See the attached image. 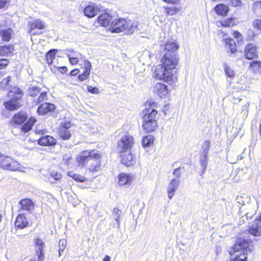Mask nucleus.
I'll return each mask as SVG.
<instances>
[{
  "instance_id": "34",
  "label": "nucleus",
  "mask_w": 261,
  "mask_h": 261,
  "mask_svg": "<svg viewBox=\"0 0 261 261\" xmlns=\"http://www.w3.org/2000/svg\"><path fill=\"white\" fill-rule=\"evenodd\" d=\"M68 174L69 176L72 177L73 179L77 181L84 182L86 180V178L84 176L78 174H75L72 171L69 172Z\"/></svg>"
},
{
  "instance_id": "33",
  "label": "nucleus",
  "mask_w": 261,
  "mask_h": 261,
  "mask_svg": "<svg viewBox=\"0 0 261 261\" xmlns=\"http://www.w3.org/2000/svg\"><path fill=\"white\" fill-rule=\"evenodd\" d=\"M154 138L151 135H148L144 137L142 140V144L143 147H149L153 143Z\"/></svg>"
},
{
  "instance_id": "28",
  "label": "nucleus",
  "mask_w": 261,
  "mask_h": 261,
  "mask_svg": "<svg viewBox=\"0 0 261 261\" xmlns=\"http://www.w3.org/2000/svg\"><path fill=\"white\" fill-rule=\"evenodd\" d=\"M225 42L226 47L229 49L230 53L231 54L235 53L237 50L235 41L233 39L226 38L225 39Z\"/></svg>"
},
{
  "instance_id": "38",
  "label": "nucleus",
  "mask_w": 261,
  "mask_h": 261,
  "mask_svg": "<svg viewBox=\"0 0 261 261\" xmlns=\"http://www.w3.org/2000/svg\"><path fill=\"white\" fill-rule=\"evenodd\" d=\"M36 120L29 119L23 126H22V129L24 132H27L32 129V126L33 124L36 122Z\"/></svg>"
},
{
  "instance_id": "46",
  "label": "nucleus",
  "mask_w": 261,
  "mask_h": 261,
  "mask_svg": "<svg viewBox=\"0 0 261 261\" xmlns=\"http://www.w3.org/2000/svg\"><path fill=\"white\" fill-rule=\"evenodd\" d=\"M47 99V93L45 92H41L37 99L36 104L42 102Z\"/></svg>"
},
{
  "instance_id": "32",
  "label": "nucleus",
  "mask_w": 261,
  "mask_h": 261,
  "mask_svg": "<svg viewBox=\"0 0 261 261\" xmlns=\"http://www.w3.org/2000/svg\"><path fill=\"white\" fill-rule=\"evenodd\" d=\"M113 217L117 222V227H119L120 225V220L122 218V212L116 207L114 208L113 211Z\"/></svg>"
},
{
  "instance_id": "23",
  "label": "nucleus",
  "mask_w": 261,
  "mask_h": 261,
  "mask_svg": "<svg viewBox=\"0 0 261 261\" xmlns=\"http://www.w3.org/2000/svg\"><path fill=\"white\" fill-rule=\"evenodd\" d=\"M46 25L45 22L39 19H37L33 22H30L29 23V27L30 33H31L33 30L35 29L42 30L44 29Z\"/></svg>"
},
{
  "instance_id": "48",
  "label": "nucleus",
  "mask_w": 261,
  "mask_h": 261,
  "mask_svg": "<svg viewBox=\"0 0 261 261\" xmlns=\"http://www.w3.org/2000/svg\"><path fill=\"white\" fill-rule=\"evenodd\" d=\"M71 127V123L69 121H65L61 122L59 128H65V129H69Z\"/></svg>"
},
{
  "instance_id": "49",
  "label": "nucleus",
  "mask_w": 261,
  "mask_h": 261,
  "mask_svg": "<svg viewBox=\"0 0 261 261\" xmlns=\"http://www.w3.org/2000/svg\"><path fill=\"white\" fill-rule=\"evenodd\" d=\"M184 168L178 167L174 169L173 172V174L176 177V178H179L181 175V173L182 171Z\"/></svg>"
},
{
  "instance_id": "53",
  "label": "nucleus",
  "mask_w": 261,
  "mask_h": 261,
  "mask_svg": "<svg viewBox=\"0 0 261 261\" xmlns=\"http://www.w3.org/2000/svg\"><path fill=\"white\" fill-rule=\"evenodd\" d=\"M253 25L254 28L261 30V20H255L253 22Z\"/></svg>"
},
{
  "instance_id": "7",
  "label": "nucleus",
  "mask_w": 261,
  "mask_h": 261,
  "mask_svg": "<svg viewBox=\"0 0 261 261\" xmlns=\"http://www.w3.org/2000/svg\"><path fill=\"white\" fill-rule=\"evenodd\" d=\"M134 144V139L129 135H124L117 144L119 152L130 151Z\"/></svg>"
},
{
  "instance_id": "44",
  "label": "nucleus",
  "mask_w": 261,
  "mask_h": 261,
  "mask_svg": "<svg viewBox=\"0 0 261 261\" xmlns=\"http://www.w3.org/2000/svg\"><path fill=\"white\" fill-rule=\"evenodd\" d=\"M210 145L211 142L209 140H206L203 143L201 147L202 149L203 150L202 154H208Z\"/></svg>"
},
{
  "instance_id": "27",
  "label": "nucleus",
  "mask_w": 261,
  "mask_h": 261,
  "mask_svg": "<svg viewBox=\"0 0 261 261\" xmlns=\"http://www.w3.org/2000/svg\"><path fill=\"white\" fill-rule=\"evenodd\" d=\"M13 34V31L10 28L2 30L0 32V34L2 36L3 40L6 41H8L10 40Z\"/></svg>"
},
{
  "instance_id": "4",
  "label": "nucleus",
  "mask_w": 261,
  "mask_h": 261,
  "mask_svg": "<svg viewBox=\"0 0 261 261\" xmlns=\"http://www.w3.org/2000/svg\"><path fill=\"white\" fill-rule=\"evenodd\" d=\"M137 28V22L127 21L124 19H116L112 21L109 30L113 33L125 32V33L132 34Z\"/></svg>"
},
{
  "instance_id": "15",
  "label": "nucleus",
  "mask_w": 261,
  "mask_h": 261,
  "mask_svg": "<svg viewBox=\"0 0 261 261\" xmlns=\"http://www.w3.org/2000/svg\"><path fill=\"white\" fill-rule=\"evenodd\" d=\"M19 204L22 210L26 211L29 212L33 211L35 207L34 202L30 199H23L19 201Z\"/></svg>"
},
{
  "instance_id": "52",
  "label": "nucleus",
  "mask_w": 261,
  "mask_h": 261,
  "mask_svg": "<svg viewBox=\"0 0 261 261\" xmlns=\"http://www.w3.org/2000/svg\"><path fill=\"white\" fill-rule=\"evenodd\" d=\"M70 52L72 54L71 57H76L79 59H83L84 56L79 53L74 51L72 49L70 50Z\"/></svg>"
},
{
  "instance_id": "56",
  "label": "nucleus",
  "mask_w": 261,
  "mask_h": 261,
  "mask_svg": "<svg viewBox=\"0 0 261 261\" xmlns=\"http://www.w3.org/2000/svg\"><path fill=\"white\" fill-rule=\"evenodd\" d=\"M9 63V61L6 59L0 60V68H3L6 67Z\"/></svg>"
},
{
  "instance_id": "36",
  "label": "nucleus",
  "mask_w": 261,
  "mask_h": 261,
  "mask_svg": "<svg viewBox=\"0 0 261 261\" xmlns=\"http://www.w3.org/2000/svg\"><path fill=\"white\" fill-rule=\"evenodd\" d=\"M253 10L254 14L258 17H261V2H256L254 3L253 6Z\"/></svg>"
},
{
  "instance_id": "61",
  "label": "nucleus",
  "mask_w": 261,
  "mask_h": 261,
  "mask_svg": "<svg viewBox=\"0 0 261 261\" xmlns=\"http://www.w3.org/2000/svg\"><path fill=\"white\" fill-rule=\"evenodd\" d=\"M71 159V156L69 155V154H65L63 156V160L66 161V163H68V161H69Z\"/></svg>"
},
{
  "instance_id": "57",
  "label": "nucleus",
  "mask_w": 261,
  "mask_h": 261,
  "mask_svg": "<svg viewBox=\"0 0 261 261\" xmlns=\"http://www.w3.org/2000/svg\"><path fill=\"white\" fill-rule=\"evenodd\" d=\"M51 175L55 180H57L60 179L62 177L61 175L60 174H58V173H54L53 172Z\"/></svg>"
},
{
  "instance_id": "9",
  "label": "nucleus",
  "mask_w": 261,
  "mask_h": 261,
  "mask_svg": "<svg viewBox=\"0 0 261 261\" xmlns=\"http://www.w3.org/2000/svg\"><path fill=\"white\" fill-rule=\"evenodd\" d=\"M244 56L248 60H254L258 58V54L256 45L249 43L245 46Z\"/></svg>"
},
{
  "instance_id": "6",
  "label": "nucleus",
  "mask_w": 261,
  "mask_h": 261,
  "mask_svg": "<svg viewBox=\"0 0 261 261\" xmlns=\"http://www.w3.org/2000/svg\"><path fill=\"white\" fill-rule=\"evenodd\" d=\"M0 167L7 170H20L22 166L14 159L0 152Z\"/></svg>"
},
{
  "instance_id": "1",
  "label": "nucleus",
  "mask_w": 261,
  "mask_h": 261,
  "mask_svg": "<svg viewBox=\"0 0 261 261\" xmlns=\"http://www.w3.org/2000/svg\"><path fill=\"white\" fill-rule=\"evenodd\" d=\"M161 62L163 65H158L155 68L154 77L167 83L176 80L173 71L178 63V58L175 53H166L163 56Z\"/></svg>"
},
{
  "instance_id": "50",
  "label": "nucleus",
  "mask_w": 261,
  "mask_h": 261,
  "mask_svg": "<svg viewBox=\"0 0 261 261\" xmlns=\"http://www.w3.org/2000/svg\"><path fill=\"white\" fill-rule=\"evenodd\" d=\"M67 57L69 58V61L72 65H75L78 63L79 59L76 57H71V55L70 54H67Z\"/></svg>"
},
{
  "instance_id": "62",
  "label": "nucleus",
  "mask_w": 261,
  "mask_h": 261,
  "mask_svg": "<svg viewBox=\"0 0 261 261\" xmlns=\"http://www.w3.org/2000/svg\"><path fill=\"white\" fill-rule=\"evenodd\" d=\"M79 70L77 69H73L71 71L70 74L71 76L76 75L79 73Z\"/></svg>"
},
{
  "instance_id": "31",
  "label": "nucleus",
  "mask_w": 261,
  "mask_h": 261,
  "mask_svg": "<svg viewBox=\"0 0 261 261\" xmlns=\"http://www.w3.org/2000/svg\"><path fill=\"white\" fill-rule=\"evenodd\" d=\"M207 155L208 154H202L201 153L200 157V163L201 165V166L202 168V174H204L206 167H207Z\"/></svg>"
},
{
  "instance_id": "40",
  "label": "nucleus",
  "mask_w": 261,
  "mask_h": 261,
  "mask_svg": "<svg viewBox=\"0 0 261 261\" xmlns=\"http://www.w3.org/2000/svg\"><path fill=\"white\" fill-rule=\"evenodd\" d=\"M165 8L166 13H167L168 15H173L175 14L180 9V7L177 8V7H174V6L166 7Z\"/></svg>"
},
{
  "instance_id": "14",
  "label": "nucleus",
  "mask_w": 261,
  "mask_h": 261,
  "mask_svg": "<svg viewBox=\"0 0 261 261\" xmlns=\"http://www.w3.org/2000/svg\"><path fill=\"white\" fill-rule=\"evenodd\" d=\"M248 231L249 233L254 236H259L261 235V222L256 219L249 227Z\"/></svg>"
},
{
  "instance_id": "35",
  "label": "nucleus",
  "mask_w": 261,
  "mask_h": 261,
  "mask_svg": "<svg viewBox=\"0 0 261 261\" xmlns=\"http://www.w3.org/2000/svg\"><path fill=\"white\" fill-rule=\"evenodd\" d=\"M236 22V20L234 18H230L227 20H223L221 21V24L223 27H231L233 26Z\"/></svg>"
},
{
  "instance_id": "19",
  "label": "nucleus",
  "mask_w": 261,
  "mask_h": 261,
  "mask_svg": "<svg viewBox=\"0 0 261 261\" xmlns=\"http://www.w3.org/2000/svg\"><path fill=\"white\" fill-rule=\"evenodd\" d=\"M143 127L147 133L154 131L157 127V122L148 121V119H146V117H143Z\"/></svg>"
},
{
  "instance_id": "41",
  "label": "nucleus",
  "mask_w": 261,
  "mask_h": 261,
  "mask_svg": "<svg viewBox=\"0 0 261 261\" xmlns=\"http://www.w3.org/2000/svg\"><path fill=\"white\" fill-rule=\"evenodd\" d=\"M56 50H50L46 53V58L48 64H51L53 63V59L56 55Z\"/></svg>"
},
{
  "instance_id": "54",
  "label": "nucleus",
  "mask_w": 261,
  "mask_h": 261,
  "mask_svg": "<svg viewBox=\"0 0 261 261\" xmlns=\"http://www.w3.org/2000/svg\"><path fill=\"white\" fill-rule=\"evenodd\" d=\"M88 91L93 94H96L98 93L99 90L96 87H93L92 86H88L87 87Z\"/></svg>"
},
{
  "instance_id": "26",
  "label": "nucleus",
  "mask_w": 261,
  "mask_h": 261,
  "mask_svg": "<svg viewBox=\"0 0 261 261\" xmlns=\"http://www.w3.org/2000/svg\"><path fill=\"white\" fill-rule=\"evenodd\" d=\"M27 116L24 113L16 114L12 118V121L16 124L23 123L27 119Z\"/></svg>"
},
{
  "instance_id": "42",
  "label": "nucleus",
  "mask_w": 261,
  "mask_h": 261,
  "mask_svg": "<svg viewBox=\"0 0 261 261\" xmlns=\"http://www.w3.org/2000/svg\"><path fill=\"white\" fill-rule=\"evenodd\" d=\"M40 92V89L38 87H31L28 89L29 95L34 97L36 96Z\"/></svg>"
},
{
  "instance_id": "29",
  "label": "nucleus",
  "mask_w": 261,
  "mask_h": 261,
  "mask_svg": "<svg viewBox=\"0 0 261 261\" xmlns=\"http://www.w3.org/2000/svg\"><path fill=\"white\" fill-rule=\"evenodd\" d=\"M59 135L63 140H67L70 138L71 133L69 129L59 128Z\"/></svg>"
},
{
  "instance_id": "21",
  "label": "nucleus",
  "mask_w": 261,
  "mask_h": 261,
  "mask_svg": "<svg viewBox=\"0 0 261 261\" xmlns=\"http://www.w3.org/2000/svg\"><path fill=\"white\" fill-rule=\"evenodd\" d=\"M84 68L85 71L84 72L78 76V79L80 81H84L89 77L91 68V64L89 61L85 60L84 61Z\"/></svg>"
},
{
  "instance_id": "63",
  "label": "nucleus",
  "mask_w": 261,
  "mask_h": 261,
  "mask_svg": "<svg viewBox=\"0 0 261 261\" xmlns=\"http://www.w3.org/2000/svg\"><path fill=\"white\" fill-rule=\"evenodd\" d=\"M233 36L236 38L240 39L241 38V34L238 32H234L233 33Z\"/></svg>"
},
{
  "instance_id": "24",
  "label": "nucleus",
  "mask_w": 261,
  "mask_h": 261,
  "mask_svg": "<svg viewBox=\"0 0 261 261\" xmlns=\"http://www.w3.org/2000/svg\"><path fill=\"white\" fill-rule=\"evenodd\" d=\"M178 47L176 43L171 41L167 42L165 45L161 46V49H165L167 51V53H175Z\"/></svg>"
},
{
  "instance_id": "47",
  "label": "nucleus",
  "mask_w": 261,
  "mask_h": 261,
  "mask_svg": "<svg viewBox=\"0 0 261 261\" xmlns=\"http://www.w3.org/2000/svg\"><path fill=\"white\" fill-rule=\"evenodd\" d=\"M10 81V76H9L6 78H4L0 83V87L1 88H5L9 84Z\"/></svg>"
},
{
  "instance_id": "58",
  "label": "nucleus",
  "mask_w": 261,
  "mask_h": 261,
  "mask_svg": "<svg viewBox=\"0 0 261 261\" xmlns=\"http://www.w3.org/2000/svg\"><path fill=\"white\" fill-rule=\"evenodd\" d=\"M9 3L6 1L0 0V9L5 8L7 6Z\"/></svg>"
},
{
  "instance_id": "16",
  "label": "nucleus",
  "mask_w": 261,
  "mask_h": 261,
  "mask_svg": "<svg viewBox=\"0 0 261 261\" xmlns=\"http://www.w3.org/2000/svg\"><path fill=\"white\" fill-rule=\"evenodd\" d=\"M28 221L24 214H19L15 221V227L18 229H23L28 225Z\"/></svg>"
},
{
  "instance_id": "37",
  "label": "nucleus",
  "mask_w": 261,
  "mask_h": 261,
  "mask_svg": "<svg viewBox=\"0 0 261 261\" xmlns=\"http://www.w3.org/2000/svg\"><path fill=\"white\" fill-rule=\"evenodd\" d=\"M44 246H40L35 247L36 252L38 256V261H43L44 259V252L43 248Z\"/></svg>"
},
{
  "instance_id": "3",
  "label": "nucleus",
  "mask_w": 261,
  "mask_h": 261,
  "mask_svg": "<svg viewBox=\"0 0 261 261\" xmlns=\"http://www.w3.org/2000/svg\"><path fill=\"white\" fill-rule=\"evenodd\" d=\"M251 243V242L248 239H238L229 251L230 261H245L247 259V252L250 250L249 246Z\"/></svg>"
},
{
  "instance_id": "43",
  "label": "nucleus",
  "mask_w": 261,
  "mask_h": 261,
  "mask_svg": "<svg viewBox=\"0 0 261 261\" xmlns=\"http://www.w3.org/2000/svg\"><path fill=\"white\" fill-rule=\"evenodd\" d=\"M224 71L227 76L229 77H233L234 75L233 70L226 64L224 65Z\"/></svg>"
},
{
  "instance_id": "20",
  "label": "nucleus",
  "mask_w": 261,
  "mask_h": 261,
  "mask_svg": "<svg viewBox=\"0 0 261 261\" xmlns=\"http://www.w3.org/2000/svg\"><path fill=\"white\" fill-rule=\"evenodd\" d=\"M112 21V16L108 13H105L101 14L97 18V22L102 27L110 25Z\"/></svg>"
},
{
  "instance_id": "17",
  "label": "nucleus",
  "mask_w": 261,
  "mask_h": 261,
  "mask_svg": "<svg viewBox=\"0 0 261 261\" xmlns=\"http://www.w3.org/2000/svg\"><path fill=\"white\" fill-rule=\"evenodd\" d=\"M38 144L42 146H53L56 144V140L51 136L46 135L38 140Z\"/></svg>"
},
{
  "instance_id": "11",
  "label": "nucleus",
  "mask_w": 261,
  "mask_h": 261,
  "mask_svg": "<svg viewBox=\"0 0 261 261\" xmlns=\"http://www.w3.org/2000/svg\"><path fill=\"white\" fill-rule=\"evenodd\" d=\"M55 109L56 107L54 104L44 102L38 107L37 112L39 115H43L50 112H53Z\"/></svg>"
},
{
  "instance_id": "2",
  "label": "nucleus",
  "mask_w": 261,
  "mask_h": 261,
  "mask_svg": "<svg viewBox=\"0 0 261 261\" xmlns=\"http://www.w3.org/2000/svg\"><path fill=\"white\" fill-rule=\"evenodd\" d=\"M101 155L98 151L85 150L78 155L76 158L79 166L87 165L90 171L98 170L101 166Z\"/></svg>"
},
{
  "instance_id": "10",
  "label": "nucleus",
  "mask_w": 261,
  "mask_h": 261,
  "mask_svg": "<svg viewBox=\"0 0 261 261\" xmlns=\"http://www.w3.org/2000/svg\"><path fill=\"white\" fill-rule=\"evenodd\" d=\"M134 180V176L131 174L121 173L118 175V184L120 186H129Z\"/></svg>"
},
{
  "instance_id": "18",
  "label": "nucleus",
  "mask_w": 261,
  "mask_h": 261,
  "mask_svg": "<svg viewBox=\"0 0 261 261\" xmlns=\"http://www.w3.org/2000/svg\"><path fill=\"white\" fill-rule=\"evenodd\" d=\"M153 91L160 97H164L168 92L167 86L162 83H157L154 87Z\"/></svg>"
},
{
  "instance_id": "8",
  "label": "nucleus",
  "mask_w": 261,
  "mask_h": 261,
  "mask_svg": "<svg viewBox=\"0 0 261 261\" xmlns=\"http://www.w3.org/2000/svg\"><path fill=\"white\" fill-rule=\"evenodd\" d=\"M149 107L146 108L144 111V116L143 117H146V119L148 118V121L157 122V114L158 112L155 109L156 104L154 102H150L149 104Z\"/></svg>"
},
{
  "instance_id": "51",
  "label": "nucleus",
  "mask_w": 261,
  "mask_h": 261,
  "mask_svg": "<svg viewBox=\"0 0 261 261\" xmlns=\"http://www.w3.org/2000/svg\"><path fill=\"white\" fill-rule=\"evenodd\" d=\"M244 101L245 104L243 107V109L244 110H246L247 111L250 106V103L246 99H240L239 100V102L242 103H243Z\"/></svg>"
},
{
  "instance_id": "39",
  "label": "nucleus",
  "mask_w": 261,
  "mask_h": 261,
  "mask_svg": "<svg viewBox=\"0 0 261 261\" xmlns=\"http://www.w3.org/2000/svg\"><path fill=\"white\" fill-rule=\"evenodd\" d=\"M250 67L254 71V72H258L261 70V62L253 61L250 64Z\"/></svg>"
},
{
  "instance_id": "13",
  "label": "nucleus",
  "mask_w": 261,
  "mask_h": 261,
  "mask_svg": "<svg viewBox=\"0 0 261 261\" xmlns=\"http://www.w3.org/2000/svg\"><path fill=\"white\" fill-rule=\"evenodd\" d=\"M97 6L94 3H91L84 9L85 15L89 18H92L97 15L99 11Z\"/></svg>"
},
{
  "instance_id": "59",
  "label": "nucleus",
  "mask_w": 261,
  "mask_h": 261,
  "mask_svg": "<svg viewBox=\"0 0 261 261\" xmlns=\"http://www.w3.org/2000/svg\"><path fill=\"white\" fill-rule=\"evenodd\" d=\"M67 70V68L65 66L60 67L58 68V70L62 73H65Z\"/></svg>"
},
{
  "instance_id": "30",
  "label": "nucleus",
  "mask_w": 261,
  "mask_h": 261,
  "mask_svg": "<svg viewBox=\"0 0 261 261\" xmlns=\"http://www.w3.org/2000/svg\"><path fill=\"white\" fill-rule=\"evenodd\" d=\"M13 47L12 45L0 46V56L8 55L13 51Z\"/></svg>"
},
{
  "instance_id": "12",
  "label": "nucleus",
  "mask_w": 261,
  "mask_h": 261,
  "mask_svg": "<svg viewBox=\"0 0 261 261\" xmlns=\"http://www.w3.org/2000/svg\"><path fill=\"white\" fill-rule=\"evenodd\" d=\"M180 180L178 179H173L169 184L167 190L168 196L171 199L174 195L175 192L177 189Z\"/></svg>"
},
{
  "instance_id": "25",
  "label": "nucleus",
  "mask_w": 261,
  "mask_h": 261,
  "mask_svg": "<svg viewBox=\"0 0 261 261\" xmlns=\"http://www.w3.org/2000/svg\"><path fill=\"white\" fill-rule=\"evenodd\" d=\"M229 8L227 6L224 4L217 5L215 7V11L219 15L225 16L228 12Z\"/></svg>"
},
{
  "instance_id": "64",
  "label": "nucleus",
  "mask_w": 261,
  "mask_h": 261,
  "mask_svg": "<svg viewBox=\"0 0 261 261\" xmlns=\"http://www.w3.org/2000/svg\"><path fill=\"white\" fill-rule=\"evenodd\" d=\"M253 214H254L253 212L246 213L245 216H246L247 219H248V218H251L252 217V216H253Z\"/></svg>"
},
{
  "instance_id": "5",
  "label": "nucleus",
  "mask_w": 261,
  "mask_h": 261,
  "mask_svg": "<svg viewBox=\"0 0 261 261\" xmlns=\"http://www.w3.org/2000/svg\"><path fill=\"white\" fill-rule=\"evenodd\" d=\"M9 95L12 97L11 99L5 102L6 108L9 111L17 109L22 106L21 98L23 95L22 91L17 88H12L9 92Z\"/></svg>"
},
{
  "instance_id": "60",
  "label": "nucleus",
  "mask_w": 261,
  "mask_h": 261,
  "mask_svg": "<svg viewBox=\"0 0 261 261\" xmlns=\"http://www.w3.org/2000/svg\"><path fill=\"white\" fill-rule=\"evenodd\" d=\"M232 4L234 6H238L241 4V1L240 0H232Z\"/></svg>"
},
{
  "instance_id": "22",
  "label": "nucleus",
  "mask_w": 261,
  "mask_h": 261,
  "mask_svg": "<svg viewBox=\"0 0 261 261\" xmlns=\"http://www.w3.org/2000/svg\"><path fill=\"white\" fill-rule=\"evenodd\" d=\"M121 162L126 166L133 165V156L130 151L121 152Z\"/></svg>"
},
{
  "instance_id": "45",
  "label": "nucleus",
  "mask_w": 261,
  "mask_h": 261,
  "mask_svg": "<svg viewBox=\"0 0 261 261\" xmlns=\"http://www.w3.org/2000/svg\"><path fill=\"white\" fill-rule=\"evenodd\" d=\"M59 255L61 256V252H63L66 247V241L65 240L62 239L60 240L59 242Z\"/></svg>"
},
{
  "instance_id": "55",
  "label": "nucleus",
  "mask_w": 261,
  "mask_h": 261,
  "mask_svg": "<svg viewBox=\"0 0 261 261\" xmlns=\"http://www.w3.org/2000/svg\"><path fill=\"white\" fill-rule=\"evenodd\" d=\"M35 247L40 246H44V243L40 239H36L35 240Z\"/></svg>"
}]
</instances>
